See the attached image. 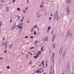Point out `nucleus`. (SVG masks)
I'll return each mask as SVG.
<instances>
[{
  "mask_svg": "<svg viewBox=\"0 0 74 74\" xmlns=\"http://www.w3.org/2000/svg\"><path fill=\"white\" fill-rule=\"evenodd\" d=\"M69 67L70 66L69 65V64H68L66 66V70H69Z\"/></svg>",
  "mask_w": 74,
  "mask_h": 74,
  "instance_id": "1a4fd4ad",
  "label": "nucleus"
},
{
  "mask_svg": "<svg viewBox=\"0 0 74 74\" xmlns=\"http://www.w3.org/2000/svg\"><path fill=\"white\" fill-rule=\"evenodd\" d=\"M27 23H30V21L29 19L27 20Z\"/></svg>",
  "mask_w": 74,
  "mask_h": 74,
  "instance_id": "b1692460",
  "label": "nucleus"
},
{
  "mask_svg": "<svg viewBox=\"0 0 74 74\" xmlns=\"http://www.w3.org/2000/svg\"><path fill=\"white\" fill-rule=\"evenodd\" d=\"M36 55V56H37L38 57V56H38V53H37Z\"/></svg>",
  "mask_w": 74,
  "mask_h": 74,
  "instance_id": "de8ad7c7",
  "label": "nucleus"
},
{
  "mask_svg": "<svg viewBox=\"0 0 74 74\" xmlns=\"http://www.w3.org/2000/svg\"><path fill=\"white\" fill-rule=\"evenodd\" d=\"M47 29L48 30H49L51 29V27H48Z\"/></svg>",
  "mask_w": 74,
  "mask_h": 74,
  "instance_id": "aec40b11",
  "label": "nucleus"
},
{
  "mask_svg": "<svg viewBox=\"0 0 74 74\" xmlns=\"http://www.w3.org/2000/svg\"><path fill=\"white\" fill-rule=\"evenodd\" d=\"M66 1L67 3L69 4H70V3H72V1H71L70 0H66Z\"/></svg>",
  "mask_w": 74,
  "mask_h": 74,
  "instance_id": "0eeeda50",
  "label": "nucleus"
},
{
  "mask_svg": "<svg viewBox=\"0 0 74 74\" xmlns=\"http://www.w3.org/2000/svg\"><path fill=\"white\" fill-rule=\"evenodd\" d=\"M26 57L27 58H28V57H29V55H28V54L26 55Z\"/></svg>",
  "mask_w": 74,
  "mask_h": 74,
  "instance_id": "8fccbe9b",
  "label": "nucleus"
},
{
  "mask_svg": "<svg viewBox=\"0 0 74 74\" xmlns=\"http://www.w3.org/2000/svg\"><path fill=\"white\" fill-rule=\"evenodd\" d=\"M41 64H42L43 66H44V62L43 61L41 63Z\"/></svg>",
  "mask_w": 74,
  "mask_h": 74,
  "instance_id": "4be33fe9",
  "label": "nucleus"
},
{
  "mask_svg": "<svg viewBox=\"0 0 74 74\" xmlns=\"http://www.w3.org/2000/svg\"><path fill=\"white\" fill-rule=\"evenodd\" d=\"M57 16V12H56L54 14V17L56 18Z\"/></svg>",
  "mask_w": 74,
  "mask_h": 74,
  "instance_id": "9b49d317",
  "label": "nucleus"
},
{
  "mask_svg": "<svg viewBox=\"0 0 74 74\" xmlns=\"http://www.w3.org/2000/svg\"><path fill=\"white\" fill-rule=\"evenodd\" d=\"M55 37L54 36V34L53 35V36L52 37V42H53V41H54V40H55Z\"/></svg>",
  "mask_w": 74,
  "mask_h": 74,
  "instance_id": "6e6552de",
  "label": "nucleus"
},
{
  "mask_svg": "<svg viewBox=\"0 0 74 74\" xmlns=\"http://www.w3.org/2000/svg\"><path fill=\"white\" fill-rule=\"evenodd\" d=\"M28 53V54H30V52H29Z\"/></svg>",
  "mask_w": 74,
  "mask_h": 74,
  "instance_id": "052dcab7",
  "label": "nucleus"
},
{
  "mask_svg": "<svg viewBox=\"0 0 74 74\" xmlns=\"http://www.w3.org/2000/svg\"><path fill=\"white\" fill-rule=\"evenodd\" d=\"M33 47H32L30 48L29 49H33Z\"/></svg>",
  "mask_w": 74,
  "mask_h": 74,
  "instance_id": "58836bf2",
  "label": "nucleus"
},
{
  "mask_svg": "<svg viewBox=\"0 0 74 74\" xmlns=\"http://www.w3.org/2000/svg\"><path fill=\"white\" fill-rule=\"evenodd\" d=\"M22 19H24V17H23Z\"/></svg>",
  "mask_w": 74,
  "mask_h": 74,
  "instance_id": "774afa93",
  "label": "nucleus"
},
{
  "mask_svg": "<svg viewBox=\"0 0 74 74\" xmlns=\"http://www.w3.org/2000/svg\"><path fill=\"white\" fill-rule=\"evenodd\" d=\"M66 55V52H64L63 54V58H64L65 57V56Z\"/></svg>",
  "mask_w": 74,
  "mask_h": 74,
  "instance_id": "f8f14e48",
  "label": "nucleus"
},
{
  "mask_svg": "<svg viewBox=\"0 0 74 74\" xmlns=\"http://www.w3.org/2000/svg\"><path fill=\"white\" fill-rule=\"evenodd\" d=\"M23 21V19H21V22H22V21Z\"/></svg>",
  "mask_w": 74,
  "mask_h": 74,
  "instance_id": "e2e57ef3",
  "label": "nucleus"
},
{
  "mask_svg": "<svg viewBox=\"0 0 74 74\" xmlns=\"http://www.w3.org/2000/svg\"><path fill=\"white\" fill-rule=\"evenodd\" d=\"M54 54L55 53H53V56L51 57V60L52 61L53 63H54V58H53V57L54 56Z\"/></svg>",
  "mask_w": 74,
  "mask_h": 74,
  "instance_id": "7ed1b4c3",
  "label": "nucleus"
},
{
  "mask_svg": "<svg viewBox=\"0 0 74 74\" xmlns=\"http://www.w3.org/2000/svg\"><path fill=\"white\" fill-rule=\"evenodd\" d=\"M23 12H24V13H26V11H25V10H24L23 11Z\"/></svg>",
  "mask_w": 74,
  "mask_h": 74,
  "instance_id": "f704fd0d",
  "label": "nucleus"
},
{
  "mask_svg": "<svg viewBox=\"0 0 74 74\" xmlns=\"http://www.w3.org/2000/svg\"><path fill=\"white\" fill-rule=\"evenodd\" d=\"M38 71H36L35 73H41L42 71H43V69L42 68H40L38 70H37Z\"/></svg>",
  "mask_w": 74,
  "mask_h": 74,
  "instance_id": "f257e3e1",
  "label": "nucleus"
},
{
  "mask_svg": "<svg viewBox=\"0 0 74 74\" xmlns=\"http://www.w3.org/2000/svg\"><path fill=\"white\" fill-rule=\"evenodd\" d=\"M57 21H59V16H57Z\"/></svg>",
  "mask_w": 74,
  "mask_h": 74,
  "instance_id": "e433bc0d",
  "label": "nucleus"
},
{
  "mask_svg": "<svg viewBox=\"0 0 74 74\" xmlns=\"http://www.w3.org/2000/svg\"><path fill=\"white\" fill-rule=\"evenodd\" d=\"M16 10H18V11H21V9H19V8H18Z\"/></svg>",
  "mask_w": 74,
  "mask_h": 74,
  "instance_id": "5701e85b",
  "label": "nucleus"
},
{
  "mask_svg": "<svg viewBox=\"0 0 74 74\" xmlns=\"http://www.w3.org/2000/svg\"><path fill=\"white\" fill-rule=\"evenodd\" d=\"M8 46V45H7L5 47V49H6V48H7V46Z\"/></svg>",
  "mask_w": 74,
  "mask_h": 74,
  "instance_id": "5fc2aeb1",
  "label": "nucleus"
},
{
  "mask_svg": "<svg viewBox=\"0 0 74 74\" xmlns=\"http://www.w3.org/2000/svg\"><path fill=\"white\" fill-rule=\"evenodd\" d=\"M15 27H16V24H14L12 26V27H11L12 30H14L15 29Z\"/></svg>",
  "mask_w": 74,
  "mask_h": 74,
  "instance_id": "20e7f679",
  "label": "nucleus"
},
{
  "mask_svg": "<svg viewBox=\"0 0 74 74\" xmlns=\"http://www.w3.org/2000/svg\"><path fill=\"white\" fill-rule=\"evenodd\" d=\"M12 44H11L9 46V49H11L12 47Z\"/></svg>",
  "mask_w": 74,
  "mask_h": 74,
  "instance_id": "f3484780",
  "label": "nucleus"
},
{
  "mask_svg": "<svg viewBox=\"0 0 74 74\" xmlns=\"http://www.w3.org/2000/svg\"><path fill=\"white\" fill-rule=\"evenodd\" d=\"M47 66H48V64H46V67H47Z\"/></svg>",
  "mask_w": 74,
  "mask_h": 74,
  "instance_id": "13d9d810",
  "label": "nucleus"
},
{
  "mask_svg": "<svg viewBox=\"0 0 74 74\" xmlns=\"http://www.w3.org/2000/svg\"><path fill=\"white\" fill-rule=\"evenodd\" d=\"M7 50H5L4 52V53H6V52H7Z\"/></svg>",
  "mask_w": 74,
  "mask_h": 74,
  "instance_id": "09e8293b",
  "label": "nucleus"
},
{
  "mask_svg": "<svg viewBox=\"0 0 74 74\" xmlns=\"http://www.w3.org/2000/svg\"><path fill=\"white\" fill-rule=\"evenodd\" d=\"M56 45V44L55 43H53V48H55V46Z\"/></svg>",
  "mask_w": 74,
  "mask_h": 74,
  "instance_id": "4468645a",
  "label": "nucleus"
},
{
  "mask_svg": "<svg viewBox=\"0 0 74 74\" xmlns=\"http://www.w3.org/2000/svg\"><path fill=\"white\" fill-rule=\"evenodd\" d=\"M4 1V0H1V2H3Z\"/></svg>",
  "mask_w": 74,
  "mask_h": 74,
  "instance_id": "603ef678",
  "label": "nucleus"
},
{
  "mask_svg": "<svg viewBox=\"0 0 74 74\" xmlns=\"http://www.w3.org/2000/svg\"><path fill=\"white\" fill-rule=\"evenodd\" d=\"M40 8H42V5H40Z\"/></svg>",
  "mask_w": 74,
  "mask_h": 74,
  "instance_id": "3c124183",
  "label": "nucleus"
},
{
  "mask_svg": "<svg viewBox=\"0 0 74 74\" xmlns=\"http://www.w3.org/2000/svg\"><path fill=\"white\" fill-rule=\"evenodd\" d=\"M47 33H49V30H47Z\"/></svg>",
  "mask_w": 74,
  "mask_h": 74,
  "instance_id": "ea45409f",
  "label": "nucleus"
},
{
  "mask_svg": "<svg viewBox=\"0 0 74 74\" xmlns=\"http://www.w3.org/2000/svg\"><path fill=\"white\" fill-rule=\"evenodd\" d=\"M28 4H29V0H27Z\"/></svg>",
  "mask_w": 74,
  "mask_h": 74,
  "instance_id": "0e129e2a",
  "label": "nucleus"
},
{
  "mask_svg": "<svg viewBox=\"0 0 74 74\" xmlns=\"http://www.w3.org/2000/svg\"><path fill=\"white\" fill-rule=\"evenodd\" d=\"M37 42H38V41H36L34 43V44H36L37 43Z\"/></svg>",
  "mask_w": 74,
  "mask_h": 74,
  "instance_id": "2f4dec72",
  "label": "nucleus"
},
{
  "mask_svg": "<svg viewBox=\"0 0 74 74\" xmlns=\"http://www.w3.org/2000/svg\"><path fill=\"white\" fill-rule=\"evenodd\" d=\"M30 38H33V36H31L30 37Z\"/></svg>",
  "mask_w": 74,
  "mask_h": 74,
  "instance_id": "4c0bfd02",
  "label": "nucleus"
},
{
  "mask_svg": "<svg viewBox=\"0 0 74 74\" xmlns=\"http://www.w3.org/2000/svg\"><path fill=\"white\" fill-rule=\"evenodd\" d=\"M66 13L67 14L69 15L70 14V8H69L68 6L67 7V10H66Z\"/></svg>",
  "mask_w": 74,
  "mask_h": 74,
  "instance_id": "f03ea898",
  "label": "nucleus"
},
{
  "mask_svg": "<svg viewBox=\"0 0 74 74\" xmlns=\"http://www.w3.org/2000/svg\"><path fill=\"white\" fill-rule=\"evenodd\" d=\"M33 29H35V28H37V25H36L34 26L33 27H32Z\"/></svg>",
  "mask_w": 74,
  "mask_h": 74,
  "instance_id": "6ab92c4d",
  "label": "nucleus"
},
{
  "mask_svg": "<svg viewBox=\"0 0 74 74\" xmlns=\"http://www.w3.org/2000/svg\"><path fill=\"white\" fill-rule=\"evenodd\" d=\"M24 53H21V55H23L24 54Z\"/></svg>",
  "mask_w": 74,
  "mask_h": 74,
  "instance_id": "49530a36",
  "label": "nucleus"
},
{
  "mask_svg": "<svg viewBox=\"0 0 74 74\" xmlns=\"http://www.w3.org/2000/svg\"><path fill=\"white\" fill-rule=\"evenodd\" d=\"M56 18H55L54 17V21H55V20H56Z\"/></svg>",
  "mask_w": 74,
  "mask_h": 74,
  "instance_id": "864d4df0",
  "label": "nucleus"
},
{
  "mask_svg": "<svg viewBox=\"0 0 74 74\" xmlns=\"http://www.w3.org/2000/svg\"><path fill=\"white\" fill-rule=\"evenodd\" d=\"M17 17H18V18L19 19H20V16H17Z\"/></svg>",
  "mask_w": 74,
  "mask_h": 74,
  "instance_id": "c9c22d12",
  "label": "nucleus"
},
{
  "mask_svg": "<svg viewBox=\"0 0 74 74\" xmlns=\"http://www.w3.org/2000/svg\"><path fill=\"white\" fill-rule=\"evenodd\" d=\"M38 53H41V51H39Z\"/></svg>",
  "mask_w": 74,
  "mask_h": 74,
  "instance_id": "79ce46f5",
  "label": "nucleus"
},
{
  "mask_svg": "<svg viewBox=\"0 0 74 74\" xmlns=\"http://www.w3.org/2000/svg\"><path fill=\"white\" fill-rule=\"evenodd\" d=\"M21 28H22V27L21 26H20L19 27L18 29H21Z\"/></svg>",
  "mask_w": 74,
  "mask_h": 74,
  "instance_id": "a18cd8bd",
  "label": "nucleus"
},
{
  "mask_svg": "<svg viewBox=\"0 0 74 74\" xmlns=\"http://www.w3.org/2000/svg\"><path fill=\"white\" fill-rule=\"evenodd\" d=\"M3 58H1L0 59H2Z\"/></svg>",
  "mask_w": 74,
  "mask_h": 74,
  "instance_id": "338daca9",
  "label": "nucleus"
},
{
  "mask_svg": "<svg viewBox=\"0 0 74 74\" xmlns=\"http://www.w3.org/2000/svg\"><path fill=\"white\" fill-rule=\"evenodd\" d=\"M50 74H52V71H50Z\"/></svg>",
  "mask_w": 74,
  "mask_h": 74,
  "instance_id": "cd10ccee",
  "label": "nucleus"
},
{
  "mask_svg": "<svg viewBox=\"0 0 74 74\" xmlns=\"http://www.w3.org/2000/svg\"><path fill=\"white\" fill-rule=\"evenodd\" d=\"M15 0H14L13 1V3H15Z\"/></svg>",
  "mask_w": 74,
  "mask_h": 74,
  "instance_id": "bf43d9fd",
  "label": "nucleus"
},
{
  "mask_svg": "<svg viewBox=\"0 0 74 74\" xmlns=\"http://www.w3.org/2000/svg\"><path fill=\"white\" fill-rule=\"evenodd\" d=\"M60 19H63V15L61 14L60 17Z\"/></svg>",
  "mask_w": 74,
  "mask_h": 74,
  "instance_id": "9d476101",
  "label": "nucleus"
},
{
  "mask_svg": "<svg viewBox=\"0 0 74 74\" xmlns=\"http://www.w3.org/2000/svg\"><path fill=\"white\" fill-rule=\"evenodd\" d=\"M4 45V42L3 43L2 45Z\"/></svg>",
  "mask_w": 74,
  "mask_h": 74,
  "instance_id": "680f3d73",
  "label": "nucleus"
},
{
  "mask_svg": "<svg viewBox=\"0 0 74 74\" xmlns=\"http://www.w3.org/2000/svg\"><path fill=\"white\" fill-rule=\"evenodd\" d=\"M6 11L7 12V11H8V12H9V10H6Z\"/></svg>",
  "mask_w": 74,
  "mask_h": 74,
  "instance_id": "6e6d98bb",
  "label": "nucleus"
},
{
  "mask_svg": "<svg viewBox=\"0 0 74 74\" xmlns=\"http://www.w3.org/2000/svg\"><path fill=\"white\" fill-rule=\"evenodd\" d=\"M41 16V14H40L38 16V18H40Z\"/></svg>",
  "mask_w": 74,
  "mask_h": 74,
  "instance_id": "72a5a7b5",
  "label": "nucleus"
},
{
  "mask_svg": "<svg viewBox=\"0 0 74 74\" xmlns=\"http://www.w3.org/2000/svg\"><path fill=\"white\" fill-rule=\"evenodd\" d=\"M43 48H44V47H42L41 48V51H44V50L42 49H43Z\"/></svg>",
  "mask_w": 74,
  "mask_h": 74,
  "instance_id": "c756f323",
  "label": "nucleus"
},
{
  "mask_svg": "<svg viewBox=\"0 0 74 74\" xmlns=\"http://www.w3.org/2000/svg\"><path fill=\"white\" fill-rule=\"evenodd\" d=\"M62 49H63V48H62V47H61L60 49V50H61V51H62Z\"/></svg>",
  "mask_w": 74,
  "mask_h": 74,
  "instance_id": "c03bdc74",
  "label": "nucleus"
},
{
  "mask_svg": "<svg viewBox=\"0 0 74 74\" xmlns=\"http://www.w3.org/2000/svg\"><path fill=\"white\" fill-rule=\"evenodd\" d=\"M28 37H29V36H27L25 37V38H28Z\"/></svg>",
  "mask_w": 74,
  "mask_h": 74,
  "instance_id": "a19ab883",
  "label": "nucleus"
},
{
  "mask_svg": "<svg viewBox=\"0 0 74 74\" xmlns=\"http://www.w3.org/2000/svg\"><path fill=\"white\" fill-rule=\"evenodd\" d=\"M32 61H31L29 63V64H30V65H31L32 64Z\"/></svg>",
  "mask_w": 74,
  "mask_h": 74,
  "instance_id": "a878e982",
  "label": "nucleus"
},
{
  "mask_svg": "<svg viewBox=\"0 0 74 74\" xmlns=\"http://www.w3.org/2000/svg\"><path fill=\"white\" fill-rule=\"evenodd\" d=\"M51 19H52V17H49V20H50V21H51Z\"/></svg>",
  "mask_w": 74,
  "mask_h": 74,
  "instance_id": "7c9ffc66",
  "label": "nucleus"
},
{
  "mask_svg": "<svg viewBox=\"0 0 74 74\" xmlns=\"http://www.w3.org/2000/svg\"><path fill=\"white\" fill-rule=\"evenodd\" d=\"M34 58H35V59H36V58H38V57L37 56H34Z\"/></svg>",
  "mask_w": 74,
  "mask_h": 74,
  "instance_id": "393cba45",
  "label": "nucleus"
},
{
  "mask_svg": "<svg viewBox=\"0 0 74 74\" xmlns=\"http://www.w3.org/2000/svg\"><path fill=\"white\" fill-rule=\"evenodd\" d=\"M44 41H47V42L48 41V37H46L44 39Z\"/></svg>",
  "mask_w": 74,
  "mask_h": 74,
  "instance_id": "39448f33",
  "label": "nucleus"
},
{
  "mask_svg": "<svg viewBox=\"0 0 74 74\" xmlns=\"http://www.w3.org/2000/svg\"><path fill=\"white\" fill-rule=\"evenodd\" d=\"M66 73L67 74H68L69 73V69H66Z\"/></svg>",
  "mask_w": 74,
  "mask_h": 74,
  "instance_id": "2eb2a0df",
  "label": "nucleus"
},
{
  "mask_svg": "<svg viewBox=\"0 0 74 74\" xmlns=\"http://www.w3.org/2000/svg\"><path fill=\"white\" fill-rule=\"evenodd\" d=\"M51 34H53V32H52L51 33Z\"/></svg>",
  "mask_w": 74,
  "mask_h": 74,
  "instance_id": "69168bd1",
  "label": "nucleus"
},
{
  "mask_svg": "<svg viewBox=\"0 0 74 74\" xmlns=\"http://www.w3.org/2000/svg\"><path fill=\"white\" fill-rule=\"evenodd\" d=\"M62 50H60L59 52V54H61L62 53Z\"/></svg>",
  "mask_w": 74,
  "mask_h": 74,
  "instance_id": "dca6fc26",
  "label": "nucleus"
},
{
  "mask_svg": "<svg viewBox=\"0 0 74 74\" xmlns=\"http://www.w3.org/2000/svg\"><path fill=\"white\" fill-rule=\"evenodd\" d=\"M34 32V29L32 28L31 30V33H32V32Z\"/></svg>",
  "mask_w": 74,
  "mask_h": 74,
  "instance_id": "ddd939ff",
  "label": "nucleus"
},
{
  "mask_svg": "<svg viewBox=\"0 0 74 74\" xmlns=\"http://www.w3.org/2000/svg\"><path fill=\"white\" fill-rule=\"evenodd\" d=\"M23 25H24V23H23V22H22L20 24V26H22Z\"/></svg>",
  "mask_w": 74,
  "mask_h": 74,
  "instance_id": "a211bd4d",
  "label": "nucleus"
},
{
  "mask_svg": "<svg viewBox=\"0 0 74 74\" xmlns=\"http://www.w3.org/2000/svg\"><path fill=\"white\" fill-rule=\"evenodd\" d=\"M69 35H70V31H68L67 32L66 37L67 38L69 36Z\"/></svg>",
  "mask_w": 74,
  "mask_h": 74,
  "instance_id": "423d86ee",
  "label": "nucleus"
},
{
  "mask_svg": "<svg viewBox=\"0 0 74 74\" xmlns=\"http://www.w3.org/2000/svg\"><path fill=\"white\" fill-rule=\"evenodd\" d=\"M7 68L8 69H10V66H7Z\"/></svg>",
  "mask_w": 74,
  "mask_h": 74,
  "instance_id": "c85d7f7f",
  "label": "nucleus"
},
{
  "mask_svg": "<svg viewBox=\"0 0 74 74\" xmlns=\"http://www.w3.org/2000/svg\"><path fill=\"white\" fill-rule=\"evenodd\" d=\"M34 35H35L37 34V32L36 31H34Z\"/></svg>",
  "mask_w": 74,
  "mask_h": 74,
  "instance_id": "bb28decb",
  "label": "nucleus"
},
{
  "mask_svg": "<svg viewBox=\"0 0 74 74\" xmlns=\"http://www.w3.org/2000/svg\"><path fill=\"white\" fill-rule=\"evenodd\" d=\"M39 14H40V13L39 12H38L36 14V15L37 16L38 15H39Z\"/></svg>",
  "mask_w": 74,
  "mask_h": 74,
  "instance_id": "37998d69",
  "label": "nucleus"
},
{
  "mask_svg": "<svg viewBox=\"0 0 74 74\" xmlns=\"http://www.w3.org/2000/svg\"><path fill=\"white\" fill-rule=\"evenodd\" d=\"M2 25V22L1 21H0V27H1V26Z\"/></svg>",
  "mask_w": 74,
  "mask_h": 74,
  "instance_id": "412c9836",
  "label": "nucleus"
},
{
  "mask_svg": "<svg viewBox=\"0 0 74 74\" xmlns=\"http://www.w3.org/2000/svg\"><path fill=\"white\" fill-rule=\"evenodd\" d=\"M7 42H6L5 43V46H6V45H7Z\"/></svg>",
  "mask_w": 74,
  "mask_h": 74,
  "instance_id": "473e14b6",
  "label": "nucleus"
},
{
  "mask_svg": "<svg viewBox=\"0 0 74 74\" xmlns=\"http://www.w3.org/2000/svg\"><path fill=\"white\" fill-rule=\"evenodd\" d=\"M19 25H17V27H19Z\"/></svg>",
  "mask_w": 74,
  "mask_h": 74,
  "instance_id": "4d7b16f0",
  "label": "nucleus"
}]
</instances>
